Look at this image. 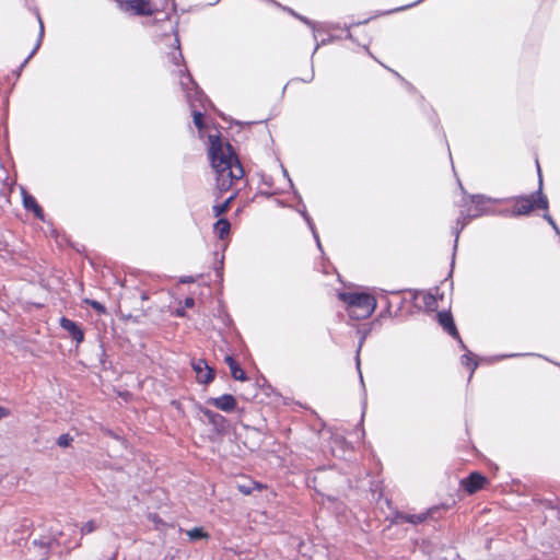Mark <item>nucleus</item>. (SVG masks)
I'll use <instances>...</instances> for the list:
<instances>
[{"instance_id": "1", "label": "nucleus", "mask_w": 560, "mask_h": 560, "mask_svg": "<svg viewBox=\"0 0 560 560\" xmlns=\"http://www.w3.org/2000/svg\"><path fill=\"white\" fill-rule=\"evenodd\" d=\"M208 142V158L215 173V189L220 194L232 190L222 201L217 200L211 210H229L237 196V189L232 188L243 178L244 168L232 144L220 133L209 135Z\"/></svg>"}, {"instance_id": "2", "label": "nucleus", "mask_w": 560, "mask_h": 560, "mask_svg": "<svg viewBox=\"0 0 560 560\" xmlns=\"http://www.w3.org/2000/svg\"><path fill=\"white\" fill-rule=\"evenodd\" d=\"M540 173L539 164L537 163ZM542 179L539 175V188L529 195L509 196V197H489L477 194L470 195V202L475 206V210H488L490 207H502V210H548L549 201L541 191Z\"/></svg>"}, {"instance_id": "3", "label": "nucleus", "mask_w": 560, "mask_h": 560, "mask_svg": "<svg viewBox=\"0 0 560 560\" xmlns=\"http://www.w3.org/2000/svg\"><path fill=\"white\" fill-rule=\"evenodd\" d=\"M178 73L180 75L182 89L191 109L194 125L198 130H203L206 128L203 113L198 106L206 109L207 104H210V100L194 80L186 66L183 69H178Z\"/></svg>"}, {"instance_id": "4", "label": "nucleus", "mask_w": 560, "mask_h": 560, "mask_svg": "<svg viewBox=\"0 0 560 560\" xmlns=\"http://www.w3.org/2000/svg\"><path fill=\"white\" fill-rule=\"evenodd\" d=\"M339 299L347 304L349 315L354 319H364L372 315L376 300L365 292H341Z\"/></svg>"}, {"instance_id": "5", "label": "nucleus", "mask_w": 560, "mask_h": 560, "mask_svg": "<svg viewBox=\"0 0 560 560\" xmlns=\"http://www.w3.org/2000/svg\"><path fill=\"white\" fill-rule=\"evenodd\" d=\"M117 7L124 12H131L137 16H151L155 13L150 0H115Z\"/></svg>"}, {"instance_id": "6", "label": "nucleus", "mask_w": 560, "mask_h": 560, "mask_svg": "<svg viewBox=\"0 0 560 560\" xmlns=\"http://www.w3.org/2000/svg\"><path fill=\"white\" fill-rule=\"evenodd\" d=\"M191 368L196 373L197 382L200 384H209L214 378V371L211 369L207 361L197 359L191 361Z\"/></svg>"}, {"instance_id": "7", "label": "nucleus", "mask_w": 560, "mask_h": 560, "mask_svg": "<svg viewBox=\"0 0 560 560\" xmlns=\"http://www.w3.org/2000/svg\"><path fill=\"white\" fill-rule=\"evenodd\" d=\"M198 409L207 418L208 422L213 427V430L217 433H222L226 430L228 420L225 417L201 406H199Z\"/></svg>"}, {"instance_id": "8", "label": "nucleus", "mask_w": 560, "mask_h": 560, "mask_svg": "<svg viewBox=\"0 0 560 560\" xmlns=\"http://www.w3.org/2000/svg\"><path fill=\"white\" fill-rule=\"evenodd\" d=\"M60 327L66 330L69 337L75 341L77 345H80L84 340V331L79 324L67 318L61 317L59 320Z\"/></svg>"}, {"instance_id": "9", "label": "nucleus", "mask_w": 560, "mask_h": 560, "mask_svg": "<svg viewBox=\"0 0 560 560\" xmlns=\"http://www.w3.org/2000/svg\"><path fill=\"white\" fill-rule=\"evenodd\" d=\"M207 404L212 405L224 412H232L237 406V400L233 395L224 394L220 397L209 398Z\"/></svg>"}, {"instance_id": "10", "label": "nucleus", "mask_w": 560, "mask_h": 560, "mask_svg": "<svg viewBox=\"0 0 560 560\" xmlns=\"http://www.w3.org/2000/svg\"><path fill=\"white\" fill-rule=\"evenodd\" d=\"M487 482V478L479 472H471L466 479L462 481L464 489L472 494L482 489Z\"/></svg>"}, {"instance_id": "11", "label": "nucleus", "mask_w": 560, "mask_h": 560, "mask_svg": "<svg viewBox=\"0 0 560 560\" xmlns=\"http://www.w3.org/2000/svg\"><path fill=\"white\" fill-rule=\"evenodd\" d=\"M439 323L440 325L454 338L458 339L462 348H465V345L463 343L462 339L459 338L458 331L456 329V326L454 324L453 317L450 313L446 312H440L438 314Z\"/></svg>"}, {"instance_id": "12", "label": "nucleus", "mask_w": 560, "mask_h": 560, "mask_svg": "<svg viewBox=\"0 0 560 560\" xmlns=\"http://www.w3.org/2000/svg\"><path fill=\"white\" fill-rule=\"evenodd\" d=\"M172 33L174 34V47L175 51L171 52V60L176 67H180L184 63V56L180 49V42L178 36V21L175 22L172 27Z\"/></svg>"}, {"instance_id": "13", "label": "nucleus", "mask_w": 560, "mask_h": 560, "mask_svg": "<svg viewBox=\"0 0 560 560\" xmlns=\"http://www.w3.org/2000/svg\"><path fill=\"white\" fill-rule=\"evenodd\" d=\"M37 19H38V22H39L38 38H37L35 47L32 49V51L28 54V56L24 59V61L20 65V67L16 70H14V74L18 78L21 75V72H22L23 68L28 63V61L33 58V56L36 54V51L38 50V48L42 45V40H43V37H44V23L42 21V18H40L39 13H37Z\"/></svg>"}, {"instance_id": "14", "label": "nucleus", "mask_w": 560, "mask_h": 560, "mask_svg": "<svg viewBox=\"0 0 560 560\" xmlns=\"http://www.w3.org/2000/svg\"><path fill=\"white\" fill-rule=\"evenodd\" d=\"M225 363L229 365L231 375L234 380L245 381L247 378L244 370L237 364L233 357L226 355Z\"/></svg>"}, {"instance_id": "15", "label": "nucleus", "mask_w": 560, "mask_h": 560, "mask_svg": "<svg viewBox=\"0 0 560 560\" xmlns=\"http://www.w3.org/2000/svg\"><path fill=\"white\" fill-rule=\"evenodd\" d=\"M21 195L24 210H43L36 198L23 187H21Z\"/></svg>"}, {"instance_id": "16", "label": "nucleus", "mask_w": 560, "mask_h": 560, "mask_svg": "<svg viewBox=\"0 0 560 560\" xmlns=\"http://www.w3.org/2000/svg\"><path fill=\"white\" fill-rule=\"evenodd\" d=\"M230 230L231 223L226 219H219L213 225L214 234L218 235L220 240H225L230 234Z\"/></svg>"}, {"instance_id": "17", "label": "nucleus", "mask_w": 560, "mask_h": 560, "mask_svg": "<svg viewBox=\"0 0 560 560\" xmlns=\"http://www.w3.org/2000/svg\"><path fill=\"white\" fill-rule=\"evenodd\" d=\"M433 509H431L428 513L422 514H400L398 517L404 522L417 525L424 522L428 517V514L431 513Z\"/></svg>"}, {"instance_id": "18", "label": "nucleus", "mask_w": 560, "mask_h": 560, "mask_svg": "<svg viewBox=\"0 0 560 560\" xmlns=\"http://www.w3.org/2000/svg\"><path fill=\"white\" fill-rule=\"evenodd\" d=\"M280 7L289 12L292 16H294L295 19L300 20L302 23H304L305 25L310 26L313 32L315 33L316 31V23L312 20H310L308 18L304 16V15H301L300 13L295 12L293 9L289 8V7H282L280 4ZM314 38L316 39V35L314 34Z\"/></svg>"}, {"instance_id": "19", "label": "nucleus", "mask_w": 560, "mask_h": 560, "mask_svg": "<svg viewBox=\"0 0 560 560\" xmlns=\"http://www.w3.org/2000/svg\"><path fill=\"white\" fill-rule=\"evenodd\" d=\"M477 217H479V213H475V214L467 213L465 215H462V218L457 220V226L454 228L455 243H457L458 235H459L460 231L464 229V226L466 224H468L472 219H476Z\"/></svg>"}, {"instance_id": "20", "label": "nucleus", "mask_w": 560, "mask_h": 560, "mask_svg": "<svg viewBox=\"0 0 560 560\" xmlns=\"http://www.w3.org/2000/svg\"><path fill=\"white\" fill-rule=\"evenodd\" d=\"M186 535L191 541L209 538L208 533H206L201 527H194L191 529H188L186 530Z\"/></svg>"}, {"instance_id": "21", "label": "nucleus", "mask_w": 560, "mask_h": 560, "mask_svg": "<svg viewBox=\"0 0 560 560\" xmlns=\"http://www.w3.org/2000/svg\"><path fill=\"white\" fill-rule=\"evenodd\" d=\"M147 517L154 525L155 529H162L165 525L164 521L156 513H149Z\"/></svg>"}, {"instance_id": "22", "label": "nucleus", "mask_w": 560, "mask_h": 560, "mask_svg": "<svg viewBox=\"0 0 560 560\" xmlns=\"http://www.w3.org/2000/svg\"><path fill=\"white\" fill-rule=\"evenodd\" d=\"M84 303L90 305L98 314H106V307L102 303H100L98 301L91 300V299H85Z\"/></svg>"}, {"instance_id": "23", "label": "nucleus", "mask_w": 560, "mask_h": 560, "mask_svg": "<svg viewBox=\"0 0 560 560\" xmlns=\"http://www.w3.org/2000/svg\"><path fill=\"white\" fill-rule=\"evenodd\" d=\"M370 20H371V19L369 18V19H365V20H363V21H359V22H355V23H351V24H349V25L345 24V25L342 26V28L347 31L346 38H347V39H350V40H352V42H354L353 35H352V33L350 32V28H351L352 26H359V25L366 24V23H369V22H370Z\"/></svg>"}, {"instance_id": "24", "label": "nucleus", "mask_w": 560, "mask_h": 560, "mask_svg": "<svg viewBox=\"0 0 560 560\" xmlns=\"http://www.w3.org/2000/svg\"><path fill=\"white\" fill-rule=\"evenodd\" d=\"M237 488L243 494H250L255 489L260 490L261 486L257 482H252L250 485H238Z\"/></svg>"}, {"instance_id": "25", "label": "nucleus", "mask_w": 560, "mask_h": 560, "mask_svg": "<svg viewBox=\"0 0 560 560\" xmlns=\"http://www.w3.org/2000/svg\"><path fill=\"white\" fill-rule=\"evenodd\" d=\"M304 220L306 221V223L308 224L313 235H314V238L316 240V243H317V246L319 249H322V245H320V242H319V237H318V234L316 233L315 231V228H314V223L312 222L311 218L308 217V213L307 212H301Z\"/></svg>"}, {"instance_id": "26", "label": "nucleus", "mask_w": 560, "mask_h": 560, "mask_svg": "<svg viewBox=\"0 0 560 560\" xmlns=\"http://www.w3.org/2000/svg\"><path fill=\"white\" fill-rule=\"evenodd\" d=\"M73 442V438L66 433V434H61L58 440H57V444L60 446V447H68L70 446V444Z\"/></svg>"}, {"instance_id": "27", "label": "nucleus", "mask_w": 560, "mask_h": 560, "mask_svg": "<svg viewBox=\"0 0 560 560\" xmlns=\"http://www.w3.org/2000/svg\"><path fill=\"white\" fill-rule=\"evenodd\" d=\"M462 363L471 370V373L477 368V362L472 361L471 353H466L462 357Z\"/></svg>"}, {"instance_id": "28", "label": "nucleus", "mask_w": 560, "mask_h": 560, "mask_svg": "<svg viewBox=\"0 0 560 560\" xmlns=\"http://www.w3.org/2000/svg\"><path fill=\"white\" fill-rule=\"evenodd\" d=\"M423 303L430 310H433L436 307V299L431 293H425L423 295Z\"/></svg>"}, {"instance_id": "29", "label": "nucleus", "mask_w": 560, "mask_h": 560, "mask_svg": "<svg viewBox=\"0 0 560 560\" xmlns=\"http://www.w3.org/2000/svg\"><path fill=\"white\" fill-rule=\"evenodd\" d=\"M96 527L97 526L94 521H89L82 525L81 534L86 535V534L93 533L96 529Z\"/></svg>"}, {"instance_id": "30", "label": "nucleus", "mask_w": 560, "mask_h": 560, "mask_svg": "<svg viewBox=\"0 0 560 560\" xmlns=\"http://www.w3.org/2000/svg\"><path fill=\"white\" fill-rule=\"evenodd\" d=\"M422 1H423V0H417V1L412 2V3H409V4H406V5H401V7H399V8H395V9L388 10V11H386L385 13H386V14H390V13H395V12L404 11V10L410 9V8L415 7V5H418V4H419V3H421Z\"/></svg>"}, {"instance_id": "31", "label": "nucleus", "mask_w": 560, "mask_h": 560, "mask_svg": "<svg viewBox=\"0 0 560 560\" xmlns=\"http://www.w3.org/2000/svg\"><path fill=\"white\" fill-rule=\"evenodd\" d=\"M330 42H331V38H327V39H323L320 43H316V45H315V47H314V50H313L312 56H314V55H315V52L318 50V48H319L320 46H324V45H326V44H328V43H330ZM311 59H313V57H311Z\"/></svg>"}, {"instance_id": "32", "label": "nucleus", "mask_w": 560, "mask_h": 560, "mask_svg": "<svg viewBox=\"0 0 560 560\" xmlns=\"http://www.w3.org/2000/svg\"><path fill=\"white\" fill-rule=\"evenodd\" d=\"M315 73H314V67L312 66L311 74L306 75V78H302L301 81L304 83H311L314 80Z\"/></svg>"}, {"instance_id": "33", "label": "nucleus", "mask_w": 560, "mask_h": 560, "mask_svg": "<svg viewBox=\"0 0 560 560\" xmlns=\"http://www.w3.org/2000/svg\"><path fill=\"white\" fill-rule=\"evenodd\" d=\"M544 218H545L546 220H548V222L552 225V228H553V229L556 230V232L559 234L558 226L556 225V223H555V221L551 219V217H550L548 213H546V214L544 215Z\"/></svg>"}, {"instance_id": "34", "label": "nucleus", "mask_w": 560, "mask_h": 560, "mask_svg": "<svg viewBox=\"0 0 560 560\" xmlns=\"http://www.w3.org/2000/svg\"><path fill=\"white\" fill-rule=\"evenodd\" d=\"M184 304L186 307L191 308L195 305V300L192 298H186Z\"/></svg>"}, {"instance_id": "35", "label": "nucleus", "mask_w": 560, "mask_h": 560, "mask_svg": "<svg viewBox=\"0 0 560 560\" xmlns=\"http://www.w3.org/2000/svg\"><path fill=\"white\" fill-rule=\"evenodd\" d=\"M10 416V410L0 406V419Z\"/></svg>"}, {"instance_id": "36", "label": "nucleus", "mask_w": 560, "mask_h": 560, "mask_svg": "<svg viewBox=\"0 0 560 560\" xmlns=\"http://www.w3.org/2000/svg\"><path fill=\"white\" fill-rule=\"evenodd\" d=\"M164 2H165V3L171 2V4H172V11H173L174 13H177V4H176V1H175V0H164Z\"/></svg>"}, {"instance_id": "37", "label": "nucleus", "mask_w": 560, "mask_h": 560, "mask_svg": "<svg viewBox=\"0 0 560 560\" xmlns=\"http://www.w3.org/2000/svg\"><path fill=\"white\" fill-rule=\"evenodd\" d=\"M393 72L395 73V75H397L401 81H404V82L406 83V85L408 86V89H410V90H413V89H415V88L410 84V82L405 81V79H404V78H402L398 72H395V71H393Z\"/></svg>"}, {"instance_id": "38", "label": "nucleus", "mask_w": 560, "mask_h": 560, "mask_svg": "<svg viewBox=\"0 0 560 560\" xmlns=\"http://www.w3.org/2000/svg\"><path fill=\"white\" fill-rule=\"evenodd\" d=\"M357 368H358V371H359V374H360L361 383H363L362 373H361V371H360V359H359V354H357Z\"/></svg>"}, {"instance_id": "39", "label": "nucleus", "mask_w": 560, "mask_h": 560, "mask_svg": "<svg viewBox=\"0 0 560 560\" xmlns=\"http://www.w3.org/2000/svg\"><path fill=\"white\" fill-rule=\"evenodd\" d=\"M269 202L275 203L276 206H279L278 200L276 198H272L270 196L265 197Z\"/></svg>"}, {"instance_id": "40", "label": "nucleus", "mask_w": 560, "mask_h": 560, "mask_svg": "<svg viewBox=\"0 0 560 560\" xmlns=\"http://www.w3.org/2000/svg\"><path fill=\"white\" fill-rule=\"evenodd\" d=\"M34 214H35V217H36L37 219H39V220H42V221H44V220H45V218H44V212L37 211V212H34Z\"/></svg>"}, {"instance_id": "41", "label": "nucleus", "mask_w": 560, "mask_h": 560, "mask_svg": "<svg viewBox=\"0 0 560 560\" xmlns=\"http://www.w3.org/2000/svg\"><path fill=\"white\" fill-rule=\"evenodd\" d=\"M330 27L331 28H341L339 24H331Z\"/></svg>"}, {"instance_id": "42", "label": "nucleus", "mask_w": 560, "mask_h": 560, "mask_svg": "<svg viewBox=\"0 0 560 560\" xmlns=\"http://www.w3.org/2000/svg\"><path fill=\"white\" fill-rule=\"evenodd\" d=\"M513 214H528L529 212H521V211H517V212H512Z\"/></svg>"}, {"instance_id": "43", "label": "nucleus", "mask_w": 560, "mask_h": 560, "mask_svg": "<svg viewBox=\"0 0 560 560\" xmlns=\"http://www.w3.org/2000/svg\"><path fill=\"white\" fill-rule=\"evenodd\" d=\"M287 86H288L287 84L283 86V89H282V94H284V92H285V90H287Z\"/></svg>"}, {"instance_id": "44", "label": "nucleus", "mask_w": 560, "mask_h": 560, "mask_svg": "<svg viewBox=\"0 0 560 560\" xmlns=\"http://www.w3.org/2000/svg\"><path fill=\"white\" fill-rule=\"evenodd\" d=\"M364 49L371 55V51L369 50V47L364 46Z\"/></svg>"}, {"instance_id": "45", "label": "nucleus", "mask_w": 560, "mask_h": 560, "mask_svg": "<svg viewBox=\"0 0 560 560\" xmlns=\"http://www.w3.org/2000/svg\"><path fill=\"white\" fill-rule=\"evenodd\" d=\"M141 298H142V300H145L147 295L143 293Z\"/></svg>"}, {"instance_id": "46", "label": "nucleus", "mask_w": 560, "mask_h": 560, "mask_svg": "<svg viewBox=\"0 0 560 560\" xmlns=\"http://www.w3.org/2000/svg\"><path fill=\"white\" fill-rule=\"evenodd\" d=\"M361 348H362V345H359V347H358V351H359V350H361Z\"/></svg>"}, {"instance_id": "47", "label": "nucleus", "mask_w": 560, "mask_h": 560, "mask_svg": "<svg viewBox=\"0 0 560 560\" xmlns=\"http://www.w3.org/2000/svg\"><path fill=\"white\" fill-rule=\"evenodd\" d=\"M361 348H362V345H359V347H358V351H359V350H361Z\"/></svg>"}]
</instances>
